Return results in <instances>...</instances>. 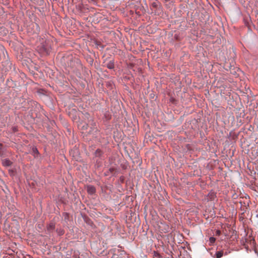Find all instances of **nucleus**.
Segmentation results:
<instances>
[{
  "label": "nucleus",
  "instance_id": "nucleus-1",
  "mask_svg": "<svg viewBox=\"0 0 258 258\" xmlns=\"http://www.w3.org/2000/svg\"><path fill=\"white\" fill-rule=\"evenodd\" d=\"M2 164L3 166L5 167H9L12 164V162H11L9 159H4L2 160Z\"/></svg>",
  "mask_w": 258,
  "mask_h": 258
},
{
  "label": "nucleus",
  "instance_id": "nucleus-2",
  "mask_svg": "<svg viewBox=\"0 0 258 258\" xmlns=\"http://www.w3.org/2000/svg\"><path fill=\"white\" fill-rule=\"evenodd\" d=\"M55 228V225L53 223L50 222L47 226V230L49 232H52Z\"/></svg>",
  "mask_w": 258,
  "mask_h": 258
},
{
  "label": "nucleus",
  "instance_id": "nucleus-3",
  "mask_svg": "<svg viewBox=\"0 0 258 258\" xmlns=\"http://www.w3.org/2000/svg\"><path fill=\"white\" fill-rule=\"evenodd\" d=\"M95 188L94 186L89 185L87 186V191L90 194H93L95 192Z\"/></svg>",
  "mask_w": 258,
  "mask_h": 258
},
{
  "label": "nucleus",
  "instance_id": "nucleus-4",
  "mask_svg": "<svg viewBox=\"0 0 258 258\" xmlns=\"http://www.w3.org/2000/svg\"><path fill=\"white\" fill-rule=\"evenodd\" d=\"M106 66L109 69H113L114 67V62L112 60H110L106 64Z\"/></svg>",
  "mask_w": 258,
  "mask_h": 258
},
{
  "label": "nucleus",
  "instance_id": "nucleus-5",
  "mask_svg": "<svg viewBox=\"0 0 258 258\" xmlns=\"http://www.w3.org/2000/svg\"><path fill=\"white\" fill-rule=\"evenodd\" d=\"M223 255L224 252L222 250L217 251L215 254L216 258H221Z\"/></svg>",
  "mask_w": 258,
  "mask_h": 258
},
{
  "label": "nucleus",
  "instance_id": "nucleus-6",
  "mask_svg": "<svg viewBox=\"0 0 258 258\" xmlns=\"http://www.w3.org/2000/svg\"><path fill=\"white\" fill-rule=\"evenodd\" d=\"M102 153L103 152L101 150L97 149L96 150L95 152V156L96 157H100L102 155Z\"/></svg>",
  "mask_w": 258,
  "mask_h": 258
},
{
  "label": "nucleus",
  "instance_id": "nucleus-7",
  "mask_svg": "<svg viewBox=\"0 0 258 258\" xmlns=\"http://www.w3.org/2000/svg\"><path fill=\"white\" fill-rule=\"evenodd\" d=\"M215 241V238L214 237H210V241L211 243H214Z\"/></svg>",
  "mask_w": 258,
  "mask_h": 258
},
{
  "label": "nucleus",
  "instance_id": "nucleus-8",
  "mask_svg": "<svg viewBox=\"0 0 258 258\" xmlns=\"http://www.w3.org/2000/svg\"><path fill=\"white\" fill-rule=\"evenodd\" d=\"M154 256H159V254L157 252H155Z\"/></svg>",
  "mask_w": 258,
  "mask_h": 258
},
{
  "label": "nucleus",
  "instance_id": "nucleus-9",
  "mask_svg": "<svg viewBox=\"0 0 258 258\" xmlns=\"http://www.w3.org/2000/svg\"><path fill=\"white\" fill-rule=\"evenodd\" d=\"M109 170H110V171L111 172H112L113 171H114V169L113 168H110Z\"/></svg>",
  "mask_w": 258,
  "mask_h": 258
},
{
  "label": "nucleus",
  "instance_id": "nucleus-10",
  "mask_svg": "<svg viewBox=\"0 0 258 258\" xmlns=\"http://www.w3.org/2000/svg\"><path fill=\"white\" fill-rule=\"evenodd\" d=\"M217 234H219L220 233V232L219 231H217Z\"/></svg>",
  "mask_w": 258,
  "mask_h": 258
}]
</instances>
